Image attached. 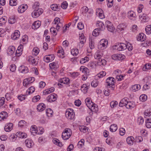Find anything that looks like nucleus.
Listing matches in <instances>:
<instances>
[{
    "label": "nucleus",
    "mask_w": 151,
    "mask_h": 151,
    "mask_svg": "<svg viewBox=\"0 0 151 151\" xmlns=\"http://www.w3.org/2000/svg\"><path fill=\"white\" fill-rule=\"evenodd\" d=\"M112 48L114 50L122 51L126 49L127 47L126 44L124 43H118L113 46Z\"/></svg>",
    "instance_id": "1"
},
{
    "label": "nucleus",
    "mask_w": 151,
    "mask_h": 151,
    "mask_svg": "<svg viewBox=\"0 0 151 151\" xmlns=\"http://www.w3.org/2000/svg\"><path fill=\"white\" fill-rule=\"evenodd\" d=\"M72 134L71 130L70 129L66 128L62 133V138L64 140L67 139L70 137Z\"/></svg>",
    "instance_id": "2"
},
{
    "label": "nucleus",
    "mask_w": 151,
    "mask_h": 151,
    "mask_svg": "<svg viewBox=\"0 0 151 151\" xmlns=\"http://www.w3.org/2000/svg\"><path fill=\"white\" fill-rule=\"evenodd\" d=\"M43 12V9L42 8H38L34 9V11L32 13V17L34 18L39 17L40 15L42 14Z\"/></svg>",
    "instance_id": "3"
},
{
    "label": "nucleus",
    "mask_w": 151,
    "mask_h": 151,
    "mask_svg": "<svg viewBox=\"0 0 151 151\" xmlns=\"http://www.w3.org/2000/svg\"><path fill=\"white\" fill-rule=\"evenodd\" d=\"M65 115L69 119H73L74 117V114L73 112V110L70 109H68L65 113Z\"/></svg>",
    "instance_id": "4"
},
{
    "label": "nucleus",
    "mask_w": 151,
    "mask_h": 151,
    "mask_svg": "<svg viewBox=\"0 0 151 151\" xmlns=\"http://www.w3.org/2000/svg\"><path fill=\"white\" fill-rule=\"evenodd\" d=\"M105 25L109 31L113 32L115 28L113 26L112 24L110 21L108 20L106 21Z\"/></svg>",
    "instance_id": "5"
},
{
    "label": "nucleus",
    "mask_w": 151,
    "mask_h": 151,
    "mask_svg": "<svg viewBox=\"0 0 151 151\" xmlns=\"http://www.w3.org/2000/svg\"><path fill=\"white\" fill-rule=\"evenodd\" d=\"M115 79L113 77H109L106 80V82L107 84L106 85L107 88H109L111 85L115 84Z\"/></svg>",
    "instance_id": "6"
},
{
    "label": "nucleus",
    "mask_w": 151,
    "mask_h": 151,
    "mask_svg": "<svg viewBox=\"0 0 151 151\" xmlns=\"http://www.w3.org/2000/svg\"><path fill=\"white\" fill-rule=\"evenodd\" d=\"M35 80V78L33 77L25 79L24 80L23 82V86L25 87H27L28 85L34 82Z\"/></svg>",
    "instance_id": "7"
},
{
    "label": "nucleus",
    "mask_w": 151,
    "mask_h": 151,
    "mask_svg": "<svg viewBox=\"0 0 151 151\" xmlns=\"http://www.w3.org/2000/svg\"><path fill=\"white\" fill-rule=\"evenodd\" d=\"M79 40L80 42L78 45L79 47L81 48L83 46L84 44L86 41V39L83 34H82L79 37Z\"/></svg>",
    "instance_id": "8"
},
{
    "label": "nucleus",
    "mask_w": 151,
    "mask_h": 151,
    "mask_svg": "<svg viewBox=\"0 0 151 151\" xmlns=\"http://www.w3.org/2000/svg\"><path fill=\"white\" fill-rule=\"evenodd\" d=\"M97 29L100 31H103L105 29V26L102 22L101 21H97L96 23Z\"/></svg>",
    "instance_id": "9"
},
{
    "label": "nucleus",
    "mask_w": 151,
    "mask_h": 151,
    "mask_svg": "<svg viewBox=\"0 0 151 151\" xmlns=\"http://www.w3.org/2000/svg\"><path fill=\"white\" fill-rule=\"evenodd\" d=\"M57 95L55 93L51 94L48 96L47 98V101L52 102L55 101L57 99Z\"/></svg>",
    "instance_id": "10"
},
{
    "label": "nucleus",
    "mask_w": 151,
    "mask_h": 151,
    "mask_svg": "<svg viewBox=\"0 0 151 151\" xmlns=\"http://www.w3.org/2000/svg\"><path fill=\"white\" fill-rule=\"evenodd\" d=\"M124 58L125 56L124 55H122L120 54H114L112 56V59L115 60L123 59Z\"/></svg>",
    "instance_id": "11"
},
{
    "label": "nucleus",
    "mask_w": 151,
    "mask_h": 151,
    "mask_svg": "<svg viewBox=\"0 0 151 151\" xmlns=\"http://www.w3.org/2000/svg\"><path fill=\"white\" fill-rule=\"evenodd\" d=\"M28 61L33 65H36L38 63V61L35 59V58L32 56H29L27 58Z\"/></svg>",
    "instance_id": "12"
},
{
    "label": "nucleus",
    "mask_w": 151,
    "mask_h": 151,
    "mask_svg": "<svg viewBox=\"0 0 151 151\" xmlns=\"http://www.w3.org/2000/svg\"><path fill=\"white\" fill-rule=\"evenodd\" d=\"M27 7L28 6L27 4L20 5L18 9V12L20 13L24 12L27 9Z\"/></svg>",
    "instance_id": "13"
},
{
    "label": "nucleus",
    "mask_w": 151,
    "mask_h": 151,
    "mask_svg": "<svg viewBox=\"0 0 151 151\" xmlns=\"http://www.w3.org/2000/svg\"><path fill=\"white\" fill-rule=\"evenodd\" d=\"M139 18L143 22H148L149 19V17L145 14H143L142 15H139Z\"/></svg>",
    "instance_id": "14"
},
{
    "label": "nucleus",
    "mask_w": 151,
    "mask_h": 151,
    "mask_svg": "<svg viewBox=\"0 0 151 151\" xmlns=\"http://www.w3.org/2000/svg\"><path fill=\"white\" fill-rule=\"evenodd\" d=\"M13 124L11 123L7 124L4 128V130L7 132L11 131L13 129Z\"/></svg>",
    "instance_id": "15"
},
{
    "label": "nucleus",
    "mask_w": 151,
    "mask_h": 151,
    "mask_svg": "<svg viewBox=\"0 0 151 151\" xmlns=\"http://www.w3.org/2000/svg\"><path fill=\"white\" fill-rule=\"evenodd\" d=\"M30 132L34 136L36 134H37L38 131L37 126L35 125H32L30 128Z\"/></svg>",
    "instance_id": "16"
},
{
    "label": "nucleus",
    "mask_w": 151,
    "mask_h": 151,
    "mask_svg": "<svg viewBox=\"0 0 151 151\" xmlns=\"http://www.w3.org/2000/svg\"><path fill=\"white\" fill-rule=\"evenodd\" d=\"M20 35V32L18 30H16L14 34L11 35V37L13 40H16L19 38Z\"/></svg>",
    "instance_id": "17"
},
{
    "label": "nucleus",
    "mask_w": 151,
    "mask_h": 151,
    "mask_svg": "<svg viewBox=\"0 0 151 151\" xmlns=\"http://www.w3.org/2000/svg\"><path fill=\"white\" fill-rule=\"evenodd\" d=\"M103 54L102 51H98L95 53L94 57L95 59L99 60L101 59Z\"/></svg>",
    "instance_id": "18"
},
{
    "label": "nucleus",
    "mask_w": 151,
    "mask_h": 151,
    "mask_svg": "<svg viewBox=\"0 0 151 151\" xmlns=\"http://www.w3.org/2000/svg\"><path fill=\"white\" fill-rule=\"evenodd\" d=\"M41 22L39 21H37L35 22L32 24V28L34 29H36L40 26Z\"/></svg>",
    "instance_id": "19"
},
{
    "label": "nucleus",
    "mask_w": 151,
    "mask_h": 151,
    "mask_svg": "<svg viewBox=\"0 0 151 151\" xmlns=\"http://www.w3.org/2000/svg\"><path fill=\"white\" fill-rule=\"evenodd\" d=\"M25 143L27 147L29 148L32 147L34 145L33 142L32 140L28 139H27L25 140Z\"/></svg>",
    "instance_id": "20"
},
{
    "label": "nucleus",
    "mask_w": 151,
    "mask_h": 151,
    "mask_svg": "<svg viewBox=\"0 0 151 151\" xmlns=\"http://www.w3.org/2000/svg\"><path fill=\"white\" fill-rule=\"evenodd\" d=\"M8 117V113L5 111H3L0 113V121L4 120Z\"/></svg>",
    "instance_id": "21"
},
{
    "label": "nucleus",
    "mask_w": 151,
    "mask_h": 151,
    "mask_svg": "<svg viewBox=\"0 0 151 151\" xmlns=\"http://www.w3.org/2000/svg\"><path fill=\"white\" fill-rule=\"evenodd\" d=\"M16 135L17 137L22 138H25L27 136V134L22 132H18L16 133Z\"/></svg>",
    "instance_id": "22"
},
{
    "label": "nucleus",
    "mask_w": 151,
    "mask_h": 151,
    "mask_svg": "<svg viewBox=\"0 0 151 151\" xmlns=\"http://www.w3.org/2000/svg\"><path fill=\"white\" fill-rule=\"evenodd\" d=\"M146 36L143 33H140L137 37V40L141 41H144L146 39Z\"/></svg>",
    "instance_id": "23"
},
{
    "label": "nucleus",
    "mask_w": 151,
    "mask_h": 151,
    "mask_svg": "<svg viewBox=\"0 0 151 151\" xmlns=\"http://www.w3.org/2000/svg\"><path fill=\"white\" fill-rule=\"evenodd\" d=\"M86 105L90 109H91V110H93H93H95V111H96L98 109L97 106L96 104H93V103L91 102V103H90L89 106L87 104H86Z\"/></svg>",
    "instance_id": "24"
},
{
    "label": "nucleus",
    "mask_w": 151,
    "mask_h": 151,
    "mask_svg": "<svg viewBox=\"0 0 151 151\" xmlns=\"http://www.w3.org/2000/svg\"><path fill=\"white\" fill-rule=\"evenodd\" d=\"M45 105L43 103H40L37 105V109L39 111H42L45 109Z\"/></svg>",
    "instance_id": "25"
},
{
    "label": "nucleus",
    "mask_w": 151,
    "mask_h": 151,
    "mask_svg": "<svg viewBox=\"0 0 151 151\" xmlns=\"http://www.w3.org/2000/svg\"><path fill=\"white\" fill-rule=\"evenodd\" d=\"M19 70L23 73H26L28 72V68L24 65H22L19 68Z\"/></svg>",
    "instance_id": "26"
},
{
    "label": "nucleus",
    "mask_w": 151,
    "mask_h": 151,
    "mask_svg": "<svg viewBox=\"0 0 151 151\" xmlns=\"http://www.w3.org/2000/svg\"><path fill=\"white\" fill-rule=\"evenodd\" d=\"M55 90V88L54 87H51L50 88L44 90L43 91V93L45 95L51 92H53Z\"/></svg>",
    "instance_id": "27"
},
{
    "label": "nucleus",
    "mask_w": 151,
    "mask_h": 151,
    "mask_svg": "<svg viewBox=\"0 0 151 151\" xmlns=\"http://www.w3.org/2000/svg\"><path fill=\"white\" fill-rule=\"evenodd\" d=\"M102 42H101L100 43V46H101V50H104V49L106 47V45L108 44V42L105 39L102 40Z\"/></svg>",
    "instance_id": "28"
},
{
    "label": "nucleus",
    "mask_w": 151,
    "mask_h": 151,
    "mask_svg": "<svg viewBox=\"0 0 151 151\" xmlns=\"http://www.w3.org/2000/svg\"><path fill=\"white\" fill-rule=\"evenodd\" d=\"M135 106V104L134 103L131 102H128L127 100V104L126 107L128 109H131Z\"/></svg>",
    "instance_id": "29"
},
{
    "label": "nucleus",
    "mask_w": 151,
    "mask_h": 151,
    "mask_svg": "<svg viewBox=\"0 0 151 151\" xmlns=\"http://www.w3.org/2000/svg\"><path fill=\"white\" fill-rule=\"evenodd\" d=\"M97 13H99V17L101 19L104 18V15L103 14V11L101 9H99L97 10Z\"/></svg>",
    "instance_id": "30"
},
{
    "label": "nucleus",
    "mask_w": 151,
    "mask_h": 151,
    "mask_svg": "<svg viewBox=\"0 0 151 151\" xmlns=\"http://www.w3.org/2000/svg\"><path fill=\"white\" fill-rule=\"evenodd\" d=\"M88 88V86L86 84H83L81 87V90L84 94L87 93Z\"/></svg>",
    "instance_id": "31"
},
{
    "label": "nucleus",
    "mask_w": 151,
    "mask_h": 151,
    "mask_svg": "<svg viewBox=\"0 0 151 151\" xmlns=\"http://www.w3.org/2000/svg\"><path fill=\"white\" fill-rule=\"evenodd\" d=\"M134 138L132 136L128 137L127 139V142L129 145H131L133 144L134 141Z\"/></svg>",
    "instance_id": "32"
},
{
    "label": "nucleus",
    "mask_w": 151,
    "mask_h": 151,
    "mask_svg": "<svg viewBox=\"0 0 151 151\" xmlns=\"http://www.w3.org/2000/svg\"><path fill=\"white\" fill-rule=\"evenodd\" d=\"M127 102V99L124 98L122 99L120 101L119 104V106L120 107H122L124 106H126Z\"/></svg>",
    "instance_id": "33"
},
{
    "label": "nucleus",
    "mask_w": 151,
    "mask_h": 151,
    "mask_svg": "<svg viewBox=\"0 0 151 151\" xmlns=\"http://www.w3.org/2000/svg\"><path fill=\"white\" fill-rule=\"evenodd\" d=\"M117 126L116 124H114L111 125L110 127V131L112 132H115L117 129Z\"/></svg>",
    "instance_id": "34"
},
{
    "label": "nucleus",
    "mask_w": 151,
    "mask_h": 151,
    "mask_svg": "<svg viewBox=\"0 0 151 151\" xmlns=\"http://www.w3.org/2000/svg\"><path fill=\"white\" fill-rule=\"evenodd\" d=\"M46 112L47 115L48 117H51L52 115L53 111L50 109H46Z\"/></svg>",
    "instance_id": "35"
},
{
    "label": "nucleus",
    "mask_w": 151,
    "mask_h": 151,
    "mask_svg": "<svg viewBox=\"0 0 151 151\" xmlns=\"http://www.w3.org/2000/svg\"><path fill=\"white\" fill-rule=\"evenodd\" d=\"M132 90L135 92L139 90L141 88V86L137 84L133 85L132 87Z\"/></svg>",
    "instance_id": "36"
},
{
    "label": "nucleus",
    "mask_w": 151,
    "mask_h": 151,
    "mask_svg": "<svg viewBox=\"0 0 151 151\" xmlns=\"http://www.w3.org/2000/svg\"><path fill=\"white\" fill-rule=\"evenodd\" d=\"M35 90V88L33 86L30 87L26 91V93L27 95L30 94V93H32Z\"/></svg>",
    "instance_id": "37"
},
{
    "label": "nucleus",
    "mask_w": 151,
    "mask_h": 151,
    "mask_svg": "<svg viewBox=\"0 0 151 151\" xmlns=\"http://www.w3.org/2000/svg\"><path fill=\"white\" fill-rule=\"evenodd\" d=\"M106 61L104 59H101V58L100 60H99L97 62V64L99 65H106Z\"/></svg>",
    "instance_id": "38"
},
{
    "label": "nucleus",
    "mask_w": 151,
    "mask_h": 151,
    "mask_svg": "<svg viewBox=\"0 0 151 151\" xmlns=\"http://www.w3.org/2000/svg\"><path fill=\"white\" fill-rule=\"evenodd\" d=\"M128 16L129 19H132V17H135V14L133 11H129L128 13Z\"/></svg>",
    "instance_id": "39"
},
{
    "label": "nucleus",
    "mask_w": 151,
    "mask_h": 151,
    "mask_svg": "<svg viewBox=\"0 0 151 151\" xmlns=\"http://www.w3.org/2000/svg\"><path fill=\"white\" fill-rule=\"evenodd\" d=\"M16 21V20L14 16L11 17L9 19L8 22L11 24H13Z\"/></svg>",
    "instance_id": "40"
},
{
    "label": "nucleus",
    "mask_w": 151,
    "mask_h": 151,
    "mask_svg": "<svg viewBox=\"0 0 151 151\" xmlns=\"http://www.w3.org/2000/svg\"><path fill=\"white\" fill-rule=\"evenodd\" d=\"M71 53L74 56H76L78 53V50L77 49H73L71 50Z\"/></svg>",
    "instance_id": "41"
},
{
    "label": "nucleus",
    "mask_w": 151,
    "mask_h": 151,
    "mask_svg": "<svg viewBox=\"0 0 151 151\" xmlns=\"http://www.w3.org/2000/svg\"><path fill=\"white\" fill-rule=\"evenodd\" d=\"M89 60V58L87 57H86L84 58H82L80 60V63L81 64H83L88 61Z\"/></svg>",
    "instance_id": "42"
},
{
    "label": "nucleus",
    "mask_w": 151,
    "mask_h": 151,
    "mask_svg": "<svg viewBox=\"0 0 151 151\" xmlns=\"http://www.w3.org/2000/svg\"><path fill=\"white\" fill-rule=\"evenodd\" d=\"M147 99V96L145 94H142L139 97L140 100L142 101H144Z\"/></svg>",
    "instance_id": "43"
},
{
    "label": "nucleus",
    "mask_w": 151,
    "mask_h": 151,
    "mask_svg": "<svg viewBox=\"0 0 151 151\" xmlns=\"http://www.w3.org/2000/svg\"><path fill=\"white\" fill-rule=\"evenodd\" d=\"M145 115L146 116H150L151 115V109H149L145 110L144 112Z\"/></svg>",
    "instance_id": "44"
},
{
    "label": "nucleus",
    "mask_w": 151,
    "mask_h": 151,
    "mask_svg": "<svg viewBox=\"0 0 151 151\" xmlns=\"http://www.w3.org/2000/svg\"><path fill=\"white\" fill-rule=\"evenodd\" d=\"M146 125L148 128L151 127V119H147L146 122Z\"/></svg>",
    "instance_id": "45"
},
{
    "label": "nucleus",
    "mask_w": 151,
    "mask_h": 151,
    "mask_svg": "<svg viewBox=\"0 0 151 151\" xmlns=\"http://www.w3.org/2000/svg\"><path fill=\"white\" fill-rule=\"evenodd\" d=\"M49 67L52 69L55 70L57 68V65L55 63L53 62L49 64Z\"/></svg>",
    "instance_id": "46"
},
{
    "label": "nucleus",
    "mask_w": 151,
    "mask_h": 151,
    "mask_svg": "<svg viewBox=\"0 0 151 151\" xmlns=\"http://www.w3.org/2000/svg\"><path fill=\"white\" fill-rule=\"evenodd\" d=\"M145 30L147 34L149 35L151 33L150 31L151 30V25L147 26L145 28Z\"/></svg>",
    "instance_id": "47"
},
{
    "label": "nucleus",
    "mask_w": 151,
    "mask_h": 151,
    "mask_svg": "<svg viewBox=\"0 0 151 151\" xmlns=\"http://www.w3.org/2000/svg\"><path fill=\"white\" fill-rule=\"evenodd\" d=\"M99 31H100L97 28L95 29L93 32V36L96 37L99 35Z\"/></svg>",
    "instance_id": "48"
},
{
    "label": "nucleus",
    "mask_w": 151,
    "mask_h": 151,
    "mask_svg": "<svg viewBox=\"0 0 151 151\" xmlns=\"http://www.w3.org/2000/svg\"><path fill=\"white\" fill-rule=\"evenodd\" d=\"M40 99V96L39 95H37L34 96L32 99V101L33 102H37L39 101Z\"/></svg>",
    "instance_id": "49"
},
{
    "label": "nucleus",
    "mask_w": 151,
    "mask_h": 151,
    "mask_svg": "<svg viewBox=\"0 0 151 151\" xmlns=\"http://www.w3.org/2000/svg\"><path fill=\"white\" fill-rule=\"evenodd\" d=\"M23 48V46L22 45H20L18 47L17 50L16 52L17 53H18L20 55V52L22 51Z\"/></svg>",
    "instance_id": "50"
},
{
    "label": "nucleus",
    "mask_w": 151,
    "mask_h": 151,
    "mask_svg": "<svg viewBox=\"0 0 151 151\" xmlns=\"http://www.w3.org/2000/svg\"><path fill=\"white\" fill-rule=\"evenodd\" d=\"M137 121L139 125H142L144 122V119L143 118L140 116L138 118Z\"/></svg>",
    "instance_id": "51"
},
{
    "label": "nucleus",
    "mask_w": 151,
    "mask_h": 151,
    "mask_svg": "<svg viewBox=\"0 0 151 151\" xmlns=\"http://www.w3.org/2000/svg\"><path fill=\"white\" fill-rule=\"evenodd\" d=\"M50 7L54 11H56L58 9V7L56 4H53L51 5Z\"/></svg>",
    "instance_id": "52"
},
{
    "label": "nucleus",
    "mask_w": 151,
    "mask_h": 151,
    "mask_svg": "<svg viewBox=\"0 0 151 151\" xmlns=\"http://www.w3.org/2000/svg\"><path fill=\"white\" fill-rule=\"evenodd\" d=\"M118 104V103L117 101H112L110 103V106L111 108H113L116 106Z\"/></svg>",
    "instance_id": "53"
},
{
    "label": "nucleus",
    "mask_w": 151,
    "mask_h": 151,
    "mask_svg": "<svg viewBox=\"0 0 151 151\" xmlns=\"http://www.w3.org/2000/svg\"><path fill=\"white\" fill-rule=\"evenodd\" d=\"M17 0H10L9 1V4L11 6H16L17 3Z\"/></svg>",
    "instance_id": "54"
},
{
    "label": "nucleus",
    "mask_w": 151,
    "mask_h": 151,
    "mask_svg": "<svg viewBox=\"0 0 151 151\" xmlns=\"http://www.w3.org/2000/svg\"><path fill=\"white\" fill-rule=\"evenodd\" d=\"M68 5L67 2L66 1H65L61 4V7L63 9H65L67 8Z\"/></svg>",
    "instance_id": "55"
},
{
    "label": "nucleus",
    "mask_w": 151,
    "mask_h": 151,
    "mask_svg": "<svg viewBox=\"0 0 151 151\" xmlns=\"http://www.w3.org/2000/svg\"><path fill=\"white\" fill-rule=\"evenodd\" d=\"M108 2L107 6L109 7H111L113 4V0H107Z\"/></svg>",
    "instance_id": "56"
},
{
    "label": "nucleus",
    "mask_w": 151,
    "mask_h": 151,
    "mask_svg": "<svg viewBox=\"0 0 151 151\" xmlns=\"http://www.w3.org/2000/svg\"><path fill=\"white\" fill-rule=\"evenodd\" d=\"M39 4L38 2H36L34 3L32 6V8L34 9H38L39 8Z\"/></svg>",
    "instance_id": "57"
},
{
    "label": "nucleus",
    "mask_w": 151,
    "mask_h": 151,
    "mask_svg": "<svg viewBox=\"0 0 151 151\" xmlns=\"http://www.w3.org/2000/svg\"><path fill=\"white\" fill-rule=\"evenodd\" d=\"M91 85L92 87H96L98 85V81L96 80L93 81L91 83Z\"/></svg>",
    "instance_id": "58"
},
{
    "label": "nucleus",
    "mask_w": 151,
    "mask_h": 151,
    "mask_svg": "<svg viewBox=\"0 0 151 151\" xmlns=\"http://www.w3.org/2000/svg\"><path fill=\"white\" fill-rule=\"evenodd\" d=\"M106 73L105 71H102L99 74H98V76L99 78H101L105 76L106 75Z\"/></svg>",
    "instance_id": "59"
},
{
    "label": "nucleus",
    "mask_w": 151,
    "mask_h": 151,
    "mask_svg": "<svg viewBox=\"0 0 151 151\" xmlns=\"http://www.w3.org/2000/svg\"><path fill=\"white\" fill-rule=\"evenodd\" d=\"M126 45L127 48L128 49V50L130 51L133 49V47L132 45L130 43L128 42L127 44H126Z\"/></svg>",
    "instance_id": "60"
},
{
    "label": "nucleus",
    "mask_w": 151,
    "mask_h": 151,
    "mask_svg": "<svg viewBox=\"0 0 151 151\" xmlns=\"http://www.w3.org/2000/svg\"><path fill=\"white\" fill-rule=\"evenodd\" d=\"M84 140L83 139H81L80 141L78 142V145L80 147H82V146L84 145Z\"/></svg>",
    "instance_id": "61"
},
{
    "label": "nucleus",
    "mask_w": 151,
    "mask_h": 151,
    "mask_svg": "<svg viewBox=\"0 0 151 151\" xmlns=\"http://www.w3.org/2000/svg\"><path fill=\"white\" fill-rule=\"evenodd\" d=\"M5 99L4 97L0 98V106H2L5 103Z\"/></svg>",
    "instance_id": "62"
},
{
    "label": "nucleus",
    "mask_w": 151,
    "mask_h": 151,
    "mask_svg": "<svg viewBox=\"0 0 151 151\" xmlns=\"http://www.w3.org/2000/svg\"><path fill=\"white\" fill-rule=\"evenodd\" d=\"M60 19L58 17H56L55 18L54 21V24H57L58 23H59V24H61V23L60 22Z\"/></svg>",
    "instance_id": "63"
},
{
    "label": "nucleus",
    "mask_w": 151,
    "mask_h": 151,
    "mask_svg": "<svg viewBox=\"0 0 151 151\" xmlns=\"http://www.w3.org/2000/svg\"><path fill=\"white\" fill-rule=\"evenodd\" d=\"M39 50L37 48H34L33 50V53L35 55H37L39 52Z\"/></svg>",
    "instance_id": "64"
}]
</instances>
